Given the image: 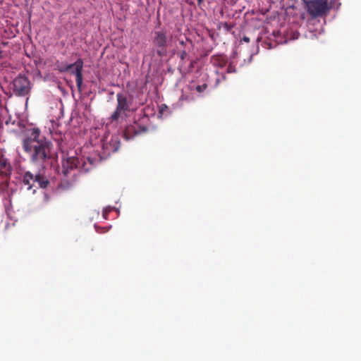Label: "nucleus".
Instances as JSON below:
<instances>
[{
    "mask_svg": "<svg viewBox=\"0 0 361 361\" xmlns=\"http://www.w3.org/2000/svg\"><path fill=\"white\" fill-rule=\"evenodd\" d=\"M304 2L308 14L312 18L322 16L330 9L328 0H304Z\"/></svg>",
    "mask_w": 361,
    "mask_h": 361,
    "instance_id": "obj_4",
    "label": "nucleus"
},
{
    "mask_svg": "<svg viewBox=\"0 0 361 361\" xmlns=\"http://www.w3.org/2000/svg\"><path fill=\"white\" fill-rule=\"evenodd\" d=\"M83 61L78 59L75 63L71 64H63L57 61L55 63V69L60 73L71 72L75 75V82L77 87L80 90L83 78H82Z\"/></svg>",
    "mask_w": 361,
    "mask_h": 361,
    "instance_id": "obj_3",
    "label": "nucleus"
},
{
    "mask_svg": "<svg viewBox=\"0 0 361 361\" xmlns=\"http://www.w3.org/2000/svg\"><path fill=\"white\" fill-rule=\"evenodd\" d=\"M120 147V141L118 136H112L109 141H103V155L102 157H106L112 152H116Z\"/></svg>",
    "mask_w": 361,
    "mask_h": 361,
    "instance_id": "obj_9",
    "label": "nucleus"
},
{
    "mask_svg": "<svg viewBox=\"0 0 361 361\" xmlns=\"http://www.w3.org/2000/svg\"><path fill=\"white\" fill-rule=\"evenodd\" d=\"M180 44H184V42H183V41H181V42H180Z\"/></svg>",
    "mask_w": 361,
    "mask_h": 361,
    "instance_id": "obj_19",
    "label": "nucleus"
},
{
    "mask_svg": "<svg viewBox=\"0 0 361 361\" xmlns=\"http://www.w3.org/2000/svg\"><path fill=\"white\" fill-rule=\"evenodd\" d=\"M87 160H88V161H89L90 165H91V164H92V163H91V161H90V159H87Z\"/></svg>",
    "mask_w": 361,
    "mask_h": 361,
    "instance_id": "obj_17",
    "label": "nucleus"
},
{
    "mask_svg": "<svg viewBox=\"0 0 361 361\" xmlns=\"http://www.w3.org/2000/svg\"><path fill=\"white\" fill-rule=\"evenodd\" d=\"M77 169L85 172L90 170V168L87 166L86 162L83 159H80L78 157H71L63 159L62 173L65 176H67L71 171Z\"/></svg>",
    "mask_w": 361,
    "mask_h": 361,
    "instance_id": "obj_5",
    "label": "nucleus"
},
{
    "mask_svg": "<svg viewBox=\"0 0 361 361\" xmlns=\"http://www.w3.org/2000/svg\"><path fill=\"white\" fill-rule=\"evenodd\" d=\"M203 0H197L198 3L202 2Z\"/></svg>",
    "mask_w": 361,
    "mask_h": 361,
    "instance_id": "obj_18",
    "label": "nucleus"
},
{
    "mask_svg": "<svg viewBox=\"0 0 361 361\" xmlns=\"http://www.w3.org/2000/svg\"><path fill=\"white\" fill-rule=\"evenodd\" d=\"M207 88V85L203 84L201 85L196 86L195 90H197V92L201 93V92H203Z\"/></svg>",
    "mask_w": 361,
    "mask_h": 361,
    "instance_id": "obj_13",
    "label": "nucleus"
},
{
    "mask_svg": "<svg viewBox=\"0 0 361 361\" xmlns=\"http://www.w3.org/2000/svg\"><path fill=\"white\" fill-rule=\"evenodd\" d=\"M22 147L34 164L43 166L51 157L52 142L42 135L38 128H32L26 130L22 140Z\"/></svg>",
    "mask_w": 361,
    "mask_h": 361,
    "instance_id": "obj_1",
    "label": "nucleus"
},
{
    "mask_svg": "<svg viewBox=\"0 0 361 361\" xmlns=\"http://www.w3.org/2000/svg\"><path fill=\"white\" fill-rule=\"evenodd\" d=\"M22 183L27 190L35 193L38 188H47L49 181L41 174L34 175L31 172L27 171L22 177Z\"/></svg>",
    "mask_w": 361,
    "mask_h": 361,
    "instance_id": "obj_2",
    "label": "nucleus"
},
{
    "mask_svg": "<svg viewBox=\"0 0 361 361\" xmlns=\"http://www.w3.org/2000/svg\"><path fill=\"white\" fill-rule=\"evenodd\" d=\"M227 72L229 73H235V68L232 64H229L228 68H227Z\"/></svg>",
    "mask_w": 361,
    "mask_h": 361,
    "instance_id": "obj_15",
    "label": "nucleus"
},
{
    "mask_svg": "<svg viewBox=\"0 0 361 361\" xmlns=\"http://www.w3.org/2000/svg\"><path fill=\"white\" fill-rule=\"evenodd\" d=\"M13 91L18 96H25L30 91V80L23 75H18L13 80Z\"/></svg>",
    "mask_w": 361,
    "mask_h": 361,
    "instance_id": "obj_7",
    "label": "nucleus"
},
{
    "mask_svg": "<svg viewBox=\"0 0 361 361\" xmlns=\"http://www.w3.org/2000/svg\"><path fill=\"white\" fill-rule=\"evenodd\" d=\"M59 186L62 189H68L71 186V183L69 181H62Z\"/></svg>",
    "mask_w": 361,
    "mask_h": 361,
    "instance_id": "obj_14",
    "label": "nucleus"
},
{
    "mask_svg": "<svg viewBox=\"0 0 361 361\" xmlns=\"http://www.w3.org/2000/svg\"><path fill=\"white\" fill-rule=\"evenodd\" d=\"M117 106L116 110L110 117L111 121H116L125 114L126 111H130V103L127 97L124 93L120 92L116 94Z\"/></svg>",
    "mask_w": 361,
    "mask_h": 361,
    "instance_id": "obj_6",
    "label": "nucleus"
},
{
    "mask_svg": "<svg viewBox=\"0 0 361 361\" xmlns=\"http://www.w3.org/2000/svg\"><path fill=\"white\" fill-rule=\"evenodd\" d=\"M11 171L12 168L10 163L0 150V175L3 177H8L11 174Z\"/></svg>",
    "mask_w": 361,
    "mask_h": 361,
    "instance_id": "obj_11",
    "label": "nucleus"
},
{
    "mask_svg": "<svg viewBox=\"0 0 361 361\" xmlns=\"http://www.w3.org/2000/svg\"><path fill=\"white\" fill-rule=\"evenodd\" d=\"M243 40L245 42H250V38L248 37H246V36H244L243 38Z\"/></svg>",
    "mask_w": 361,
    "mask_h": 361,
    "instance_id": "obj_16",
    "label": "nucleus"
},
{
    "mask_svg": "<svg viewBox=\"0 0 361 361\" xmlns=\"http://www.w3.org/2000/svg\"><path fill=\"white\" fill-rule=\"evenodd\" d=\"M146 131L147 128L145 127H141L135 123L127 126L124 130L123 135L126 139L129 140L132 139L135 135Z\"/></svg>",
    "mask_w": 361,
    "mask_h": 361,
    "instance_id": "obj_10",
    "label": "nucleus"
},
{
    "mask_svg": "<svg viewBox=\"0 0 361 361\" xmlns=\"http://www.w3.org/2000/svg\"><path fill=\"white\" fill-rule=\"evenodd\" d=\"M178 56L181 61V65H183L185 61L188 58V54L185 51H181L178 53Z\"/></svg>",
    "mask_w": 361,
    "mask_h": 361,
    "instance_id": "obj_12",
    "label": "nucleus"
},
{
    "mask_svg": "<svg viewBox=\"0 0 361 361\" xmlns=\"http://www.w3.org/2000/svg\"><path fill=\"white\" fill-rule=\"evenodd\" d=\"M153 44L158 47L157 54L162 56L165 54L167 47V36L164 31H157L154 32Z\"/></svg>",
    "mask_w": 361,
    "mask_h": 361,
    "instance_id": "obj_8",
    "label": "nucleus"
}]
</instances>
